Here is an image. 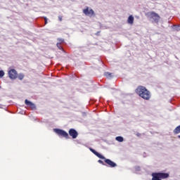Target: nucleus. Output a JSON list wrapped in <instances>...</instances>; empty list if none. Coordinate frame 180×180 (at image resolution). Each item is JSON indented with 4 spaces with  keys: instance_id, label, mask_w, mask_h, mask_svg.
Wrapping results in <instances>:
<instances>
[{
    "instance_id": "423d86ee",
    "label": "nucleus",
    "mask_w": 180,
    "mask_h": 180,
    "mask_svg": "<svg viewBox=\"0 0 180 180\" xmlns=\"http://www.w3.org/2000/svg\"><path fill=\"white\" fill-rule=\"evenodd\" d=\"M105 164H107L108 167H110V168H115V167H117V165L113 161L110 160V159H103Z\"/></svg>"
},
{
    "instance_id": "aec40b11",
    "label": "nucleus",
    "mask_w": 180,
    "mask_h": 180,
    "mask_svg": "<svg viewBox=\"0 0 180 180\" xmlns=\"http://www.w3.org/2000/svg\"><path fill=\"white\" fill-rule=\"evenodd\" d=\"M58 20H60V22H61L63 20V16L59 15L58 16Z\"/></svg>"
},
{
    "instance_id": "6e6552de",
    "label": "nucleus",
    "mask_w": 180,
    "mask_h": 180,
    "mask_svg": "<svg viewBox=\"0 0 180 180\" xmlns=\"http://www.w3.org/2000/svg\"><path fill=\"white\" fill-rule=\"evenodd\" d=\"M25 105H27V106H30V108H31L32 110H36V105H34V103H32L31 101H30L27 99H26L25 101Z\"/></svg>"
},
{
    "instance_id": "20e7f679",
    "label": "nucleus",
    "mask_w": 180,
    "mask_h": 180,
    "mask_svg": "<svg viewBox=\"0 0 180 180\" xmlns=\"http://www.w3.org/2000/svg\"><path fill=\"white\" fill-rule=\"evenodd\" d=\"M8 77L11 79H16L18 78V72L15 69H11L8 71Z\"/></svg>"
},
{
    "instance_id": "7ed1b4c3",
    "label": "nucleus",
    "mask_w": 180,
    "mask_h": 180,
    "mask_svg": "<svg viewBox=\"0 0 180 180\" xmlns=\"http://www.w3.org/2000/svg\"><path fill=\"white\" fill-rule=\"evenodd\" d=\"M53 131H55V133L58 134L59 137H64L67 139H70V135H68V133L63 129H53Z\"/></svg>"
},
{
    "instance_id": "ddd939ff",
    "label": "nucleus",
    "mask_w": 180,
    "mask_h": 180,
    "mask_svg": "<svg viewBox=\"0 0 180 180\" xmlns=\"http://www.w3.org/2000/svg\"><path fill=\"white\" fill-rule=\"evenodd\" d=\"M105 77H106L108 79L113 78V74L109 72H107L105 73Z\"/></svg>"
},
{
    "instance_id": "5701e85b",
    "label": "nucleus",
    "mask_w": 180,
    "mask_h": 180,
    "mask_svg": "<svg viewBox=\"0 0 180 180\" xmlns=\"http://www.w3.org/2000/svg\"><path fill=\"white\" fill-rule=\"evenodd\" d=\"M178 138L180 139V135L178 136Z\"/></svg>"
},
{
    "instance_id": "f257e3e1",
    "label": "nucleus",
    "mask_w": 180,
    "mask_h": 180,
    "mask_svg": "<svg viewBox=\"0 0 180 180\" xmlns=\"http://www.w3.org/2000/svg\"><path fill=\"white\" fill-rule=\"evenodd\" d=\"M135 92L145 101H150V98H151V93L143 86H139L135 90Z\"/></svg>"
},
{
    "instance_id": "9d476101",
    "label": "nucleus",
    "mask_w": 180,
    "mask_h": 180,
    "mask_svg": "<svg viewBox=\"0 0 180 180\" xmlns=\"http://www.w3.org/2000/svg\"><path fill=\"white\" fill-rule=\"evenodd\" d=\"M158 174L160 179H167V178H169V174L168 173H161L158 172Z\"/></svg>"
},
{
    "instance_id": "f03ea898",
    "label": "nucleus",
    "mask_w": 180,
    "mask_h": 180,
    "mask_svg": "<svg viewBox=\"0 0 180 180\" xmlns=\"http://www.w3.org/2000/svg\"><path fill=\"white\" fill-rule=\"evenodd\" d=\"M148 18L150 20H153V22H155V23H158L160 22V19H161V17H160V15H158L157 13L154 11H150L147 13Z\"/></svg>"
},
{
    "instance_id": "412c9836",
    "label": "nucleus",
    "mask_w": 180,
    "mask_h": 180,
    "mask_svg": "<svg viewBox=\"0 0 180 180\" xmlns=\"http://www.w3.org/2000/svg\"><path fill=\"white\" fill-rule=\"evenodd\" d=\"M45 25H47V18L44 17Z\"/></svg>"
},
{
    "instance_id": "a211bd4d",
    "label": "nucleus",
    "mask_w": 180,
    "mask_h": 180,
    "mask_svg": "<svg viewBox=\"0 0 180 180\" xmlns=\"http://www.w3.org/2000/svg\"><path fill=\"white\" fill-rule=\"evenodd\" d=\"M98 162L99 164H101L102 165H106L103 162V161H102L101 160H98Z\"/></svg>"
},
{
    "instance_id": "4be33fe9",
    "label": "nucleus",
    "mask_w": 180,
    "mask_h": 180,
    "mask_svg": "<svg viewBox=\"0 0 180 180\" xmlns=\"http://www.w3.org/2000/svg\"><path fill=\"white\" fill-rule=\"evenodd\" d=\"M136 171H140V167H139V166L136 167Z\"/></svg>"
},
{
    "instance_id": "9b49d317",
    "label": "nucleus",
    "mask_w": 180,
    "mask_h": 180,
    "mask_svg": "<svg viewBox=\"0 0 180 180\" xmlns=\"http://www.w3.org/2000/svg\"><path fill=\"white\" fill-rule=\"evenodd\" d=\"M127 23L129 25H133V23H134V17H133V15H129L128 17Z\"/></svg>"
},
{
    "instance_id": "4468645a",
    "label": "nucleus",
    "mask_w": 180,
    "mask_h": 180,
    "mask_svg": "<svg viewBox=\"0 0 180 180\" xmlns=\"http://www.w3.org/2000/svg\"><path fill=\"white\" fill-rule=\"evenodd\" d=\"M17 78H18L20 81H22L23 78H25V75L23 73H20L18 75Z\"/></svg>"
},
{
    "instance_id": "f8f14e48",
    "label": "nucleus",
    "mask_w": 180,
    "mask_h": 180,
    "mask_svg": "<svg viewBox=\"0 0 180 180\" xmlns=\"http://www.w3.org/2000/svg\"><path fill=\"white\" fill-rule=\"evenodd\" d=\"M152 176V180H161L158 173H153Z\"/></svg>"
},
{
    "instance_id": "0eeeda50",
    "label": "nucleus",
    "mask_w": 180,
    "mask_h": 180,
    "mask_svg": "<svg viewBox=\"0 0 180 180\" xmlns=\"http://www.w3.org/2000/svg\"><path fill=\"white\" fill-rule=\"evenodd\" d=\"M69 135L72 139H77L78 137V132L75 129H70L69 130Z\"/></svg>"
},
{
    "instance_id": "2eb2a0df",
    "label": "nucleus",
    "mask_w": 180,
    "mask_h": 180,
    "mask_svg": "<svg viewBox=\"0 0 180 180\" xmlns=\"http://www.w3.org/2000/svg\"><path fill=\"white\" fill-rule=\"evenodd\" d=\"M115 140H117V141H119L120 143H122L123 141V137L122 136H117L115 138Z\"/></svg>"
},
{
    "instance_id": "6ab92c4d",
    "label": "nucleus",
    "mask_w": 180,
    "mask_h": 180,
    "mask_svg": "<svg viewBox=\"0 0 180 180\" xmlns=\"http://www.w3.org/2000/svg\"><path fill=\"white\" fill-rule=\"evenodd\" d=\"M4 75H5V72L4 70H1V77H4Z\"/></svg>"
},
{
    "instance_id": "f3484780",
    "label": "nucleus",
    "mask_w": 180,
    "mask_h": 180,
    "mask_svg": "<svg viewBox=\"0 0 180 180\" xmlns=\"http://www.w3.org/2000/svg\"><path fill=\"white\" fill-rule=\"evenodd\" d=\"M58 43H60V44H61V43H63L64 41V39H61V38H58Z\"/></svg>"
},
{
    "instance_id": "dca6fc26",
    "label": "nucleus",
    "mask_w": 180,
    "mask_h": 180,
    "mask_svg": "<svg viewBox=\"0 0 180 180\" xmlns=\"http://www.w3.org/2000/svg\"><path fill=\"white\" fill-rule=\"evenodd\" d=\"M56 46L59 49V50H63V46H61V44L57 43Z\"/></svg>"
},
{
    "instance_id": "1a4fd4ad",
    "label": "nucleus",
    "mask_w": 180,
    "mask_h": 180,
    "mask_svg": "<svg viewBox=\"0 0 180 180\" xmlns=\"http://www.w3.org/2000/svg\"><path fill=\"white\" fill-rule=\"evenodd\" d=\"M90 151H91V153H93V154L96 155V157H98V158H101V160H105V157L103 155H101V153L96 152V150H94L93 148H90Z\"/></svg>"
},
{
    "instance_id": "39448f33",
    "label": "nucleus",
    "mask_w": 180,
    "mask_h": 180,
    "mask_svg": "<svg viewBox=\"0 0 180 180\" xmlns=\"http://www.w3.org/2000/svg\"><path fill=\"white\" fill-rule=\"evenodd\" d=\"M83 13L86 15V16H94L95 12L92 9H89V7H86L85 9L83 10Z\"/></svg>"
}]
</instances>
